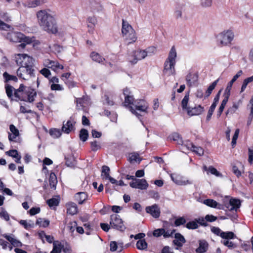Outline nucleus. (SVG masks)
I'll list each match as a JSON object with an SVG mask.
<instances>
[{"label": "nucleus", "instance_id": "1", "mask_svg": "<svg viewBox=\"0 0 253 253\" xmlns=\"http://www.w3.org/2000/svg\"><path fill=\"white\" fill-rule=\"evenodd\" d=\"M37 17L39 25L44 31L54 34L57 33L56 19L49 10L44 9L38 11Z\"/></svg>", "mask_w": 253, "mask_h": 253}, {"label": "nucleus", "instance_id": "15", "mask_svg": "<svg viewBox=\"0 0 253 253\" xmlns=\"http://www.w3.org/2000/svg\"><path fill=\"white\" fill-rule=\"evenodd\" d=\"M241 202L238 199L232 198L229 202L225 204L227 209L230 211H237V210L240 207Z\"/></svg>", "mask_w": 253, "mask_h": 253}, {"label": "nucleus", "instance_id": "54", "mask_svg": "<svg viewBox=\"0 0 253 253\" xmlns=\"http://www.w3.org/2000/svg\"><path fill=\"white\" fill-rule=\"evenodd\" d=\"M185 223H186V220L183 217H180L177 218L174 221V224H175V226H179L181 225H183Z\"/></svg>", "mask_w": 253, "mask_h": 253}, {"label": "nucleus", "instance_id": "10", "mask_svg": "<svg viewBox=\"0 0 253 253\" xmlns=\"http://www.w3.org/2000/svg\"><path fill=\"white\" fill-rule=\"evenodd\" d=\"M148 107L149 104L145 100H136L134 101V104L133 106V107L135 111L134 114H135L137 117L141 116V115L137 113L136 111H138L140 112L147 113Z\"/></svg>", "mask_w": 253, "mask_h": 253}, {"label": "nucleus", "instance_id": "13", "mask_svg": "<svg viewBox=\"0 0 253 253\" xmlns=\"http://www.w3.org/2000/svg\"><path fill=\"white\" fill-rule=\"evenodd\" d=\"M170 177L172 180L178 185H186L193 183L192 180L186 179L184 177L179 175L172 174Z\"/></svg>", "mask_w": 253, "mask_h": 253}, {"label": "nucleus", "instance_id": "58", "mask_svg": "<svg viewBox=\"0 0 253 253\" xmlns=\"http://www.w3.org/2000/svg\"><path fill=\"white\" fill-rule=\"evenodd\" d=\"M19 223L23 226L26 229H28L31 227H33L34 226V224H29L27 223V221L25 220H21L19 221Z\"/></svg>", "mask_w": 253, "mask_h": 253}, {"label": "nucleus", "instance_id": "6", "mask_svg": "<svg viewBox=\"0 0 253 253\" xmlns=\"http://www.w3.org/2000/svg\"><path fill=\"white\" fill-rule=\"evenodd\" d=\"M15 62L20 67L34 68L35 60L27 54H17L15 57Z\"/></svg>", "mask_w": 253, "mask_h": 253}, {"label": "nucleus", "instance_id": "63", "mask_svg": "<svg viewBox=\"0 0 253 253\" xmlns=\"http://www.w3.org/2000/svg\"><path fill=\"white\" fill-rule=\"evenodd\" d=\"M104 104H106L108 105L112 106L114 105V102L113 100H110L108 95L105 94L104 95Z\"/></svg>", "mask_w": 253, "mask_h": 253}, {"label": "nucleus", "instance_id": "9", "mask_svg": "<svg viewBox=\"0 0 253 253\" xmlns=\"http://www.w3.org/2000/svg\"><path fill=\"white\" fill-rule=\"evenodd\" d=\"M34 71V68L20 67L17 70V75L19 78L28 80L35 76Z\"/></svg>", "mask_w": 253, "mask_h": 253}, {"label": "nucleus", "instance_id": "49", "mask_svg": "<svg viewBox=\"0 0 253 253\" xmlns=\"http://www.w3.org/2000/svg\"><path fill=\"white\" fill-rule=\"evenodd\" d=\"M186 227L188 229H195L198 227L197 222L195 221H190L186 224Z\"/></svg>", "mask_w": 253, "mask_h": 253}, {"label": "nucleus", "instance_id": "53", "mask_svg": "<svg viewBox=\"0 0 253 253\" xmlns=\"http://www.w3.org/2000/svg\"><path fill=\"white\" fill-rule=\"evenodd\" d=\"M165 233V229L163 228H160L155 230L153 231V234L154 236L159 237L162 235L163 236V234Z\"/></svg>", "mask_w": 253, "mask_h": 253}, {"label": "nucleus", "instance_id": "23", "mask_svg": "<svg viewBox=\"0 0 253 253\" xmlns=\"http://www.w3.org/2000/svg\"><path fill=\"white\" fill-rule=\"evenodd\" d=\"M76 201L79 204H83L87 198V195L85 192H78L75 196Z\"/></svg>", "mask_w": 253, "mask_h": 253}, {"label": "nucleus", "instance_id": "21", "mask_svg": "<svg viewBox=\"0 0 253 253\" xmlns=\"http://www.w3.org/2000/svg\"><path fill=\"white\" fill-rule=\"evenodd\" d=\"M26 102H33L35 100V97L37 96L36 91L32 88H28L26 90Z\"/></svg>", "mask_w": 253, "mask_h": 253}, {"label": "nucleus", "instance_id": "52", "mask_svg": "<svg viewBox=\"0 0 253 253\" xmlns=\"http://www.w3.org/2000/svg\"><path fill=\"white\" fill-rule=\"evenodd\" d=\"M9 129L11 132L10 133L13 134L15 136L19 135V132L18 129L13 125H10L9 126Z\"/></svg>", "mask_w": 253, "mask_h": 253}, {"label": "nucleus", "instance_id": "30", "mask_svg": "<svg viewBox=\"0 0 253 253\" xmlns=\"http://www.w3.org/2000/svg\"><path fill=\"white\" fill-rule=\"evenodd\" d=\"M49 185L51 188L55 189L57 183V177L54 172H51L49 175Z\"/></svg>", "mask_w": 253, "mask_h": 253}, {"label": "nucleus", "instance_id": "36", "mask_svg": "<svg viewBox=\"0 0 253 253\" xmlns=\"http://www.w3.org/2000/svg\"><path fill=\"white\" fill-rule=\"evenodd\" d=\"M191 146V150L195 152L199 156H202L204 154V150L201 147H197L193 143H189Z\"/></svg>", "mask_w": 253, "mask_h": 253}, {"label": "nucleus", "instance_id": "47", "mask_svg": "<svg viewBox=\"0 0 253 253\" xmlns=\"http://www.w3.org/2000/svg\"><path fill=\"white\" fill-rule=\"evenodd\" d=\"M238 105L235 103L233 105V106L227 110L226 114L228 115V114H233L236 112V111L238 109Z\"/></svg>", "mask_w": 253, "mask_h": 253}, {"label": "nucleus", "instance_id": "50", "mask_svg": "<svg viewBox=\"0 0 253 253\" xmlns=\"http://www.w3.org/2000/svg\"><path fill=\"white\" fill-rule=\"evenodd\" d=\"M49 133L50 135L52 136L54 138H57L61 134L60 131L59 129L55 128L50 129Z\"/></svg>", "mask_w": 253, "mask_h": 253}, {"label": "nucleus", "instance_id": "7", "mask_svg": "<svg viewBox=\"0 0 253 253\" xmlns=\"http://www.w3.org/2000/svg\"><path fill=\"white\" fill-rule=\"evenodd\" d=\"M123 94L125 96V102L123 103L124 105L127 108L132 114H134L135 111L133 106L136 100H134L133 95L131 94L130 90L127 87L124 89Z\"/></svg>", "mask_w": 253, "mask_h": 253}, {"label": "nucleus", "instance_id": "22", "mask_svg": "<svg viewBox=\"0 0 253 253\" xmlns=\"http://www.w3.org/2000/svg\"><path fill=\"white\" fill-rule=\"evenodd\" d=\"M174 238L175 239L173 241V243L177 247H181L183 244L186 242L184 237L179 233H177L175 234Z\"/></svg>", "mask_w": 253, "mask_h": 253}, {"label": "nucleus", "instance_id": "8", "mask_svg": "<svg viewBox=\"0 0 253 253\" xmlns=\"http://www.w3.org/2000/svg\"><path fill=\"white\" fill-rule=\"evenodd\" d=\"M110 225L112 228L122 232L126 228L120 215L116 214L111 215Z\"/></svg>", "mask_w": 253, "mask_h": 253}, {"label": "nucleus", "instance_id": "61", "mask_svg": "<svg viewBox=\"0 0 253 253\" xmlns=\"http://www.w3.org/2000/svg\"><path fill=\"white\" fill-rule=\"evenodd\" d=\"M208 170L212 174L216 175V176H219L221 175V174L218 172L216 169L212 167V166H210L208 168Z\"/></svg>", "mask_w": 253, "mask_h": 253}, {"label": "nucleus", "instance_id": "19", "mask_svg": "<svg viewBox=\"0 0 253 253\" xmlns=\"http://www.w3.org/2000/svg\"><path fill=\"white\" fill-rule=\"evenodd\" d=\"M46 66L51 69L54 71H56L58 69H63L64 66L60 64L59 62L52 60H48L46 62Z\"/></svg>", "mask_w": 253, "mask_h": 253}, {"label": "nucleus", "instance_id": "42", "mask_svg": "<svg viewBox=\"0 0 253 253\" xmlns=\"http://www.w3.org/2000/svg\"><path fill=\"white\" fill-rule=\"evenodd\" d=\"M136 247L138 250H145L147 247V243L145 240H139L137 242Z\"/></svg>", "mask_w": 253, "mask_h": 253}, {"label": "nucleus", "instance_id": "60", "mask_svg": "<svg viewBox=\"0 0 253 253\" xmlns=\"http://www.w3.org/2000/svg\"><path fill=\"white\" fill-rule=\"evenodd\" d=\"M52 90H62L63 87L59 84H52L50 86Z\"/></svg>", "mask_w": 253, "mask_h": 253}, {"label": "nucleus", "instance_id": "38", "mask_svg": "<svg viewBox=\"0 0 253 253\" xmlns=\"http://www.w3.org/2000/svg\"><path fill=\"white\" fill-rule=\"evenodd\" d=\"M50 221L48 219H43L42 218H39L36 221V224L43 227H46L49 224Z\"/></svg>", "mask_w": 253, "mask_h": 253}, {"label": "nucleus", "instance_id": "31", "mask_svg": "<svg viewBox=\"0 0 253 253\" xmlns=\"http://www.w3.org/2000/svg\"><path fill=\"white\" fill-rule=\"evenodd\" d=\"M60 202L58 198H52L46 201V203L50 208H54L57 207Z\"/></svg>", "mask_w": 253, "mask_h": 253}, {"label": "nucleus", "instance_id": "28", "mask_svg": "<svg viewBox=\"0 0 253 253\" xmlns=\"http://www.w3.org/2000/svg\"><path fill=\"white\" fill-rule=\"evenodd\" d=\"M137 188L141 190H145L148 187L147 181L144 179H137Z\"/></svg>", "mask_w": 253, "mask_h": 253}, {"label": "nucleus", "instance_id": "43", "mask_svg": "<svg viewBox=\"0 0 253 253\" xmlns=\"http://www.w3.org/2000/svg\"><path fill=\"white\" fill-rule=\"evenodd\" d=\"M87 26L88 27L93 28L97 23L96 18L93 17H89L87 19Z\"/></svg>", "mask_w": 253, "mask_h": 253}, {"label": "nucleus", "instance_id": "18", "mask_svg": "<svg viewBox=\"0 0 253 253\" xmlns=\"http://www.w3.org/2000/svg\"><path fill=\"white\" fill-rule=\"evenodd\" d=\"M243 74L242 70H239L237 74L234 76L232 80L228 83L225 90V93H230L233 83Z\"/></svg>", "mask_w": 253, "mask_h": 253}, {"label": "nucleus", "instance_id": "39", "mask_svg": "<svg viewBox=\"0 0 253 253\" xmlns=\"http://www.w3.org/2000/svg\"><path fill=\"white\" fill-rule=\"evenodd\" d=\"M221 237L225 239H232L236 237L233 232L231 231L223 232L221 233Z\"/></svg>", "mask_w": 253, "mask_h": 253}, {"label": "nucleus", "instance_id": "16", "mask_svg": "<svg viewBox=\"0 0 253 253\" xmlns=\"http://www.w3.org/2000/svg\"><path fill=\"white\" fill-rule=\"evenodd\" d=\"M75 122L72 118H70L66 123H63L62 127V131L67 134L69 133L71 131L74 129V125Z\"/></svg>", "mask_w": 253, "mask_h": 253}, {"label": "nucleus", "instance_id": "64", "mask_svg": "<svg viewBox=\"0 0 253 253\" xmlns=\"http://www.w3.org/2000/svg\"><path fill=\"white\" fill-rule=\"evenodd\" d=\"M40 211L41 210L40 208L33 207L30 210L29 213L31 215H34L39 213Z\"/></svg>", "mask_w": 253, "mask_h": 253}, {"label": "nucleus", "instance_id": "59", "mask_svg": "<svg viewBox=\"0 0 253 253\" xmlns=\"http://www.w3.org/2000/svg\"><path fill=\"white\" fill-rule=\"evenodd\" d=\"M211 231L214 234L220 237L221 233L223 232L219 228L216 227H211Z\"/></svg>", "mask_w": 253, "mask_h": 253}, {"label": "nucleus", "instance_id": "25", "mask_svg": "<svg viewBox=\"0 0 253 253\" xmlns=\"http://www.w3.org/2000/svg\"><path fill=\"white\" fill-rule=\"evenodd\" d=\"M208 248V244L206 241H200L199 247L197 249H196V252L197 253H204L207 251Z\"/></svg>", "mask_w": 253, "mask_h": 253}, {"label": "nucleus", "instance_id": "57", "mask_svg": "<svg viewBox=\"0 0 253 253\" xmlns=\"http://www.w3.org/2000/svg\"><path fill=\"white\" fill-rule=\"evenodd\" d=\"M221 243L225 246H227L229 249H232L235 248L236 245L232 242L229 241L228 240H224L221 241Z\"/></svg>", "mask_w": 253, "mask_h": 253}, {"label": "nucleus", "instance_id": "62", "mask_svg": "<svg viewBox=\"0 0 253 253\" xmlns=\"http://www.w3.org/2000/svg\"><path fill=\"white\" fill-rule=\"evenodd\" d=\"M205 219L208 222H213L217 219V217L211 214H207L205 216Z\"/></svg>", "mask_w": 253, "mask_h": 253}, {"label": "nucleus", "instance_id": "20", "mask_svg": "<svg viewBox=\"0 0 253 253\" xmlns=\"http://www.w3.org/2000/svg\"><path fill=\"white\" fill-rule=\"evenodd\" d=\"M206 205L211 208H217L218 209H223V206L218 203L216 201L212 199H206L203 202Z\"/></svg>", "mask_w": 253, "mask_h": 253}, {"label": "nucleus", "instance_id": "46", "mask_svg": "<svg viewBox=\"0 0 253 253\" xmlns=\"http://www.w3.org/2000/svg\"><path fill=\"white\" fill-rule=\"evenodd\" d=\"M90 147L91 150L93 151H96L101 148L100 143L96 140L90 142Z\"/></svg>", "mask_w": 253, "mask_h": 253}, {"label": "nucleus", "instance_id": "3", "mask_svg": "<svg viewBox=\"0 0 253 253\" xmlns=\"http://www.w3.org/2000/svg\"><path fill=\"white\" fill-rule=\"evenodd\" d=\"M122 33L124 39L127 42V44L134 43L137 40L135 31L125 20L122 21Z\"/></svg>", "mask_w": 253, "mask_h": 253}, {"label": "nucleus", "instance_id": "56", "mask_svg": "<svg viewBox=\"0 0 253 253\" xmlns=\"http://www.w3.org/2000/svg\"><path fill=\"white\" fill-rule=\"evenodd\" d=\"M110 251L115 252L118 250V243L115 241H111L110 243Z\"/></svg>", "mask_w": 253, "mask_h": 253}, {"label": "nucleus", "instance_id": "12", "mask_svg": "<svg viewBox=\"0 0 253 253\" xmlns=\"http://www.w3.org/2000/svg\"><path fill=\"white\" fill-rule=\"evenodd\" d=\"M26 86L23 84L20 85L18 89L15 90L14 92V96L16 101H23L26 102Z\"/></svg>", "mask_w": 253, "mask_h": 253}, {"label": "nucleus", "instance_id": "51", "mask_svg": "<svg viewBox=\"0 0 253 253\" xmlns=\"http://www.w3.org/2000/svg\"><path fill=\"white\" fill-rule=\"evenodd\" d=\"M40 72L44 77L49 79V76L51 75V72L48 69L44 68L40 70Z\"/></svg>", "mask_w": 253, "mask_h": 253}, {"label": "nucleus", "instance_id": "45", "mask_svg": "<svg viewBox=\"0 0 253 253\" xmlns=\"http://www.w3.org/2000/svg\"><path fill=\"white\" fill-rule=\"evenodd\" d=\"M170 139L173 141H177V143L179 144H183V141L181 138L180 137V135L177 133H173L170 136Z\"/></svg>", "mask_w": 253, "mask_h": 253}, {"label": "nucleus", "instance_id": "34", "mask_svg": "<svg viewBox=\"0 0 253 253\" xmlns=\"http://www.w3.org/2000/svg\"><path fill=\"white\" fill-rule=\"evenodd\" d=\"M189 93H187L185 94V96L183 98L181 101V106L183 110H185L187 111H188V109H189L190 107H188L187 106L188 101H189Z\"/></svg>", "mask_w": 253, "mask_h": 253}, {"label": "nucleus", "instance_id": "24", "mask_svg": "<svg viewBox=\"0 0 253 253\" xmlns=\"http://www.w3.org/2000/svg\"><path fill=\"white\" fill-rule=\"evenodd\" d=\"M67 212L71 215H74L78 212V207L76 204L70 203L66 205Z\"/></svg>", "mask_w": 253, "mask_h": 253}, {"label": "nucleus", "instance_id": "5", "mask_svg": "<svg viewBox=\"0 0 253 253\" xmlns=\"http://www.w3.org/2000/svg\"><path fill=\"white\" fill-rule=\"evenodd\" d=\"M6 38L11 42H24L27 43H31L32 42V39L29 37L25 36L21 32H10L7 33Z\"/></svg>", "mask_w": 253, "mask_h": 253}, {"label": "nucleus", "instance_id": "55", "mask_svg": "<svg viewBox=\"0 0 253 253\" xmlns=\"http://www.w3.org/2000/svg\"><path fill=\"white\" fill-rule=\"evenodd\" d=\"M6 153L9 156L14 158L17 157L19 155L18 151L16 150H10L6 152Z\"/></svg>", "mask_w": 253, "mask_h": 253}, {"label": "nucleus", "instance_id": "17", "mask_svg": "<svg viewBox=\"0 0 253 253\" xmlns=\"http://www.w3.org/2000/svg\"><path fill=\"white\" fill-rule=\"evenodd\" d=\"M204 111V108L199 105L188 109L187 114L189 116L199 115Z\"/></svg>", "mask_w": 253, "mask_h": 253}, {"label": "nucleus", "instance_id": "41", "mask_svg": "<svg viewBox=\"0 0 253 253\" xmlns=\"http://www.w3.org/2000/svg\"><path fill=\"white\" fill-rule=\"evenodd\" d=\"M88 136V133L87 130L84 128L81 129L80 132V139L84 142L87 139Z\"/></svg>", "mask_w": 253, "mask_h": 253}, {"label": "nucleus", "instance_id": "11", "mask_svg": "<svg viewBox=\"0 0 253 253\" xmlns=\"http://www.w3.org/2000/svg\"><path fill=\"white\" fill-rule=\"evenodd\" d=\"M147 56V53L144 50L138 49L132 52L129 56L128 61L132 64H135L138 60H142Z\"/></svg>", "mask_w": 253, "mask_h": 253}, {"label": "nucleus", "instance_id": "48", "mask_svg": "<svg viewBox=\"0 0 253 253\" xmlns=\"http://www.w3.org/2000/svg\"><path fill=\"white\" fill-rule=\"evenodd\" d=\"M0 217L3 218L6 221H8L9 220V216L7 212L2 208L0 209Z\"/></svg>", "mask_w": 253, "mask_h": 253}, {"label": "nucleus", "instance_id": "44", "mask_svg": "<svg viewBox=\"0 0 253 253\" xmlns=\"http://www.w3.org/2000/svg\"><path fill=\"white\" fill-rule=\"evenodd\" d=\"M109 172H110L109 168L108 166H103L102 167V169L101 176H104V178L105 179H107L108 177H109L110 176Z\"/></svg>", "mask_w": 253, "mask_h": 253}, {"label": "nucleus", "instance_id": "37", "mask_svg": "<svg viewBox=\"0 0 253 253\" xmlns=\"http://www.w3.org/2000/svg\"><path fill=\"white\" fill-rule=\"evenodd\" d=\"M90 57L93 61L99 63H102L105 60L98 53L94 52H92L91 53Z\"/></svg>", "mask_w": 253, "mask_h": 253}, {"label": "nucleus", "instance_id": "4", "mask_svg": "<svg viewBox=\"0 0 253 253\" xmlns=\"http://www.w3.org/2000/svg\"><path fill=\"white\" fill-rule=\"evenodd\" d=\"M217 44L219 46H229L234 38V33L231 30H224L216 37Z\"/></svg>", "mask_w": 253, "mask_h": 253}, {"label": "nucleus", "instance_id": "14", "mask_svg": "<svg viewBox=\"0 0 253 253\" xmlns=\"http://www.w3.org/2000/svg\"><path fill=\"white\" fill-rule=\"evenodd\" d=\"M145 210L147 213H149L154 218H157L160 215V209L157 204L146 207Z\"/></svg>", "mask_w": 253, "mask_h": 253}, {"label": "nucleus", "instance_id": "40", "mask_svg": "<svg viewBox=\"0 0 253 253\" xmlns=\"http://www.w3.org/2000/svg\"><path fill=\"white\" fill-rule=\"evenodd\" d=\"M3 76L6 82L13 81L15 82H17L18 81V79L16 76L9 75L6 72L3 73Z\"/></svg>", "mask_w": 253, "mask_h": 253}, {"label": "nucleus", "instance_id": "26", "mask_svg": "<svg viewBox=\"0 0 253 253\" xmlns=\"http://www.w3.org/2000/svg\"><path fill=\"white\" fill-rule=\"evenodd\" d=\"M198 80V76L196 74L189 73L186 77L187 84L189 86H192Z\"/></svg>", "mask_w": 253, "mask_h": 253}, {"label": "nucleus", "instance_id": "2", "mask_svg": "<svg viewBox=\"0 0 253 253\" xmlns=\"http://www.w3.org/2000/svg\"><path fill=\"white\" fill-rule=\"evenodd\" d=\"M177 53L175 48L173 46L169 53V55L165 62L163 73L167 76L175 74V65L176 64V57Z\"/></svg>", "mask_w": 253, "mask_h": 253}, {"label": "nucleus", "instance_id": "33", "mask_svg": "<svg viewBox=\"0 0 253 253\" xmlns=\"http://www.w3.org/2000/svg\"><path fill=\"white\" fill-rule=\"evenodd\" d=\"M128 160L130 163L138 162L140 163L141 159H140L139 154L136 153H131L129 154Z\"/></svg>", "mask_w": 253, "mask_h": 253}, {"label": "nucleus", "instance_id": "29", "mask_svg": "<svg viewBox=\"0 0 253 253\" xmlns=\"http://www.w3.org/2000/svg\"><path fill=\"white\" fill-rule=\"evenodd\" d=\"M63 246L58 241H55L53 243V249L50 253H60Z\"/></svg>", "mask_w": 253, "mask_h": 253}, {"label": "nucleus", "instance_id": "32", "mask_svg": "<svg viewBox=\"0 0 253 253\" xmlns=\"http://www.w3.org/2000/svg\"><path fill=\"white\" fill-rule=\"evenodd\" d=\"M219 79L214 81L208 88L205 92V97H209L211 93L212 90L214 89L215 87L217 85Z\"/></svg>", "mask_w": 253, "mask_h": 253}, {"label": "nucleus", "instance_id": "35", "mask_svg": "<svg viewBox=\"0 0 253 253\" xmlns=\"http://www.w3.org/2000/svg\"><path fill=\"white\" fill-rule=\"evenodd\" d=\"M5 88L6 94L8 98L12 99V96H14V94H13V91H15L16 89H15L12 86L9 84H6L5 85Z\"/></svg>", "mask_w": 253, "mask_h": 253}, {"label": "nucleus", "instance_id": "27", "mask_svg": "<svg viewBox=\"0 0 253 253\" xmlns=\"http://www.w3.org/2000/svg\"><path fill=\"white\" fill-rule=\"evenodd\" d=\"M90 8L94 12L101 11L103 9V7L101 4L96 1L91 2Z\"/></svg>", "mask_w": 253, "mask_h": 253}]
</instances>
